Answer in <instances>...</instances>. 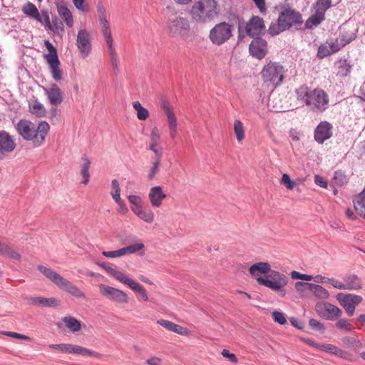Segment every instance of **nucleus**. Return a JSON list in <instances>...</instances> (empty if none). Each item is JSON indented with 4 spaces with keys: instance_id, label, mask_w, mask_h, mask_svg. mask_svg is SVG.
<instances>
[{
    "instance_id": "nucleus-31",
    "label": "nucleus",
    "mask_w": 365,
    "mask_h": 365,
    "mask_svg": "<svg viewBox=\"0 0 365 365\" xmlns=\"http://www.w3.org/2000/svg\"><path fill=\"white\" fill-rule=\"evenodd\" d=\"M144 248L142 242L133 244L127 247H122L117 251L118 257L135 253Z\"/></svg>"
},
{
    "instance_id": "nucleus-62",
    "label": "nucleus",
    "mask_w": 365,
    "mask_h": 365,
    "mask_svg": "<svg viewBox=\"0 0 365 365\" xmlns=\"http://www.w3.org/2000/svg\"><path fill=\"white\" fill-rule=\"evenodd\" d=\"M41 17L43 20V23H44L45 27L48 29H51V22L50 21L49 14L47 11L43 10L41 11Z\"/></svg>"
},
{
    "instance_id": "nucleus-30",
    "label": "nucleus",
    "mask_w": 365,
    "mask_h": 365,
    "mask_svg": "<svg viewBox=\"0 0 365 365\" xmlns=\"http://www.w3.org/2000/svg\"><path fill=\"white\" fill-rule=\"evenodd\" d=\"M0 255L15 260L21 259V255L16 250L1 242H0Z\"/></svg>"
},
{
    "instance_id": "nucleus-57",
    "label": "nucleus",
    "mask_w": 365,
    "mask_h": 365,
    "mask_svg": "<svg viewBox=\"0 0 365 365\" xmlns=\"http://www.w3.org/2000/svg\"><path fill=\"white\" fill-rule=\"evenodd\" d=\"M334 179L335 182L339 185H343L346 180V176L341 170H338L334 173Z\"/></svg>"
},
{
    "instance_id": "nucleus-53",
    "label": "nucleus",
    "mask_w": 365,
    "mask_h": 365,
    "mask_svg": "<svg viewBox=\"0 0 365 365\" xmlns=\"http://www.w3.org/2000/svg\"><path fill=\"white\" fill-rule=\"evenodd\" d=\"M330 55H331V53L329 45L323 44L319 47L317 52L318 57L323 58Z\"/></svg>"
},
{
    "instance_id": "nucleus-54",
    "label": "nucleus",
    "mask_w": 365,
    "mask_h": 365,
    "mask_svg": "<svg viewBox=\"0 0 365 365\" xmlns=\"http://www.w3.org/2000/svg\"><path fill=\"white\" fill-rule=\"evenodd\" d=\"M272 317L275 322L283 325L287 322V319L284 313L278 311L272 312Z\"/></svg>"
},
{
    "instance_id": "nucleus-47",
    "label": "nucleus",
    "mask_w": 365,
    "mask_h": 365,
    "mask_svg": "<svg viewBox=\"0 0 365 365\" xmlns=\"http://www.w3.org/2000/svg\"><path fill=\"white\" fill-rule=\"evenodd\" d=\"M312 283L297 282L295 283L296 290L301 294L307 295L310 293Z\"/></svg>"
},
{
    "instance_id": "nucleus-52",
    "label": "nucleus",
    "mask_w": 365,
    "mask_h": 365,
    "mask_svg": "<svg viewBox=\"0 0 365 365\" xmlns=\"http://www.w3.org/2000/svg\"><path fill=\"white\" fill-rule=\"evenodd\" d=\"M336 327L338 329H344L348 332H351L353 330V329L351 327L349 321L346 319H339L336 324Z\"/></svg>"
},
{
    "instance_id": "nucleus-17",
    "label": "nucleus",
    "mask_w": 365,
    "mask_h": 365,
    "mask_svg": "<svg viewBox=\"0 0 365 365\" xmlns=\"http://www.w3.org/2000/svg\"><path fill=\"white\" fill-rule=\"evenodd\" d=\"M99 289L101 293L110 300L123 303L128 302L126 294L121 290L105 284H101Z\"/></svg>"
},
{
    "instance_id": "nucleus-20",
    "label": "nucleus",
    "mask_w": 365,
    "mask_h": 365,
    "mask_svg": "<svg viewBox=\"0 0 365 365\" xmlns=\"http://www.w3.org/2000/svg\"><path fill=\"white\" fill-rule=\"evenodd\" d=\"M160 142V135L156 128L152 129L150 135L149 149L152 150L155 156L154 158H162L163 148L159 146Z\"/></svg>"
},
{
    "instance_id": "nucleus-50",
    "label": "nucleus",
    "mask_w": 365,
    "mask_h": 365,
    "mask_svg": "<svg viewBox=\"0 0 365 365\" xmlns=\"http://www.w3.org/2000/svg\"><path fill=\"white\" fill-rule=\"evenodd\" d=\"M48 29L53 31L56 34H59L60 32H63L64 31L62 21L56 17L53 19L51 24V29Z\"/></svg>"
},
{
    "instance_id": "nucleus-56",
    "label": "nucleus",
    "mask_w": 365,
    "mask_h": 365,
    "mask_svg": "<svg viewBox=\"0 0 365 365\" xmlns=\"http://www.w3.org/2000/svg\"><path fill=\"white\" fill-rule=\"evenodd\" d=\"M291 276L292 279H299L305 281H310L313 279L312 275L301 274L297 271H292L291 272Z\"/></svg>"
},
{
    "instance_id": "nucleus-24",
    "label": "nucleus",
    "mask_w": 365,
    "mask_h": 365,
    "mask_svg": "<svg viewBox=\"0 0 365 365\" xmlns=\"http://www.w3.org/2000/svg\"><path fill=\"white\" fill-rule=\"evenodd\" d=\"M29 304L31 305L41 307H54L58 306V302L55 298H45L41 297H34L29 299Z\"/></svg>"
},
{
    "instance_id": "nucleus-58",
    "label": "nucleus",
    "mask_w": 365,
    "mask_h": 365,
    "mask_svg": "<svg viewBox=\"0 0 365 365\" xmlns=\"http://www.w3.org/2000/svg\"><path fill=\"white\" fill-rule=\"evenodd\" d=\"M282 183L289 190H292L294 186V182L292 181L287 174H283L282 178Z\"/></svg>"
},
{
    "instance_id": "nucleus-11",
    "label": "nucleus",
    "mask_w": 365,
    "mask_h": 365,
    "mask_svg": "<svg viewBox=\"0 0 365 365\" xmlns=\"http://www.w3.org/2000/svg\"><path fill=\"white\" fill-rule=\"evenodd\" d=\"M316 312L319 317L327 320H334L342 314L339 307L329 302L317 304Z\"/></svg>"
},
{
    "instance_id": "nucleus-39",
    "label": "nucleus",
    "mask_w": 365,
    "mask_h": 365,
    "mask_svg": "<svg viewBox=\"0 0 365 365\" xmlns=\"http://www.w3.org/2000/svg\"><path fill=\"white\" fill-rule=\"evenodd\" d=\"M331 6V0H317L314 5V9L316 11L320 12L325 16V12Z\"/></svg>"
},
{
    "instance_id": "nucleus-10",
    "label": "nucleus",
    "mask_w": 365,
    "mask_h": 365,
    "mask_svg": "<svg viewBox=\"0 0 365 365\" xmlns=\"http://www.w3.org/2000/svg\"><path fill=\"white\" fill-rule=\"evenodd\" d=\"M336 299L349 317L354 315L356 307L362 302V297L352 294L339 293Z\"/></svg>"
},
{
    "instance_id": "nucleus-6",
    "label": "nucleus",
    "mask_w": 365,
    "mask_h": 365,
    "mask_svg": "<svg viewBox=\"0 0 365 365\" xmlns=\"http://www.w3.org/2000/svg\"><path fill=\"white\" fill-rule=\"evenodd\" d=\"M284 68L279 63L269 62L262 71V76L264 83L272 86L273 88L277 87L283 81Z\"/></svg>"
},
{
    "instance_id": "nucleus-38",
    "label": "nucleus",
    "mask_w": 365,
    "mask_h": 365,
    "mask_svg": "<svg viewBox=\"0 0 365 365\" xmlns=\"http://www.w3.org/2000/svg\"><path fill=\"white\" fill-rule=\"evenodd\" d=\"M356 212L365 219V200L361 196H357L353 200Z\"/></svg>"
},
{
    "instance_id": "nucleus-44",
    "label": "nucleus",
    "mask_w": 365,
    "mask_h": 365,
    "mask_svg": "<svg viewBox=\"0 0 365 365\" xmlns=\"http://www.w3.org/2000/svg\"><path fill=\"white\" fill-rule=\"evenodd\" d=\"M30 109L31 113L37 117H43L46 115V109L43 105L38 101H35Z\"/></svg>"
},
{
    "instance_id": "nucleus-43",
    "label": "nucleus",
    "mask_w": 365,
    "mask_h": 365,
    "mask_svg": "<svg viewBox=\"0 0 365 365\" xmlns=\"http://www.w3.org/2000/svg\"><path fill=\"white\" fill-rule=\"evenodd\" d=\"M319 350L333 354L336 356H341L343 354V351L341 349L331 344H321Z\"/></svg>"
},
{
    "instance_id": "nucleus-1",
    "label": "nucleus",
    "mask_w": 365,
    "mask_h": 365,
    "mask_svg": "<svg viewBox=\"0 0 365 365\" xmlns=\"http://www.w3.org/2000/svg\"><path fill=\"white\" fill-rule=\"evenodd\" d=\"M249 272L259 284L278 292L280 297L286 294L284 287L288 283L287 277L281 272L271 270L268 262L255 263L250 267Z\"/></svg>"
},
{
    "instance_id": "nucleus-46",
    "label": "nucleus",
    "mask_w": 365,
    "mask_h": 365,
    "mask_svg": "<svg viewBox=\"0 0 365 365\" xmlns=\"http://www.w3.org/2000/svg\"><path fill=\"white\" fill-rule=\"evenodd\" d=\"M44 46L48 51V53L45 54L44 56V58L46 61L51 60L52 58H54L55 59L58 58L56 48L48 40H44Z\"/></svg>"
},
{
    "instance_id": "nucleus-51",
    "label": "nucleus",
    "mask_w": 365,
    "mask_h": 365,
    "mask_svg": "<svg viewBox=\"0 0 365 365\" xmlns=\"http://www.w3.org/2000/svg\"><path fill=\"white\" fill-rule=\"evenodd\" d=\"M130 289L135 290L138 292L141 299L144 301L148 300V297L146 292L145 289L141 286L139 283L135 282L130 287Z\"/></svg>"
},
{
    "instance_id": "nucleus-12",
    "label": "nucleus",
    "mask_w": 365,
    "mask_h": 365,
    "mask_svg": "<svg viewBox=\"0 0 365 365\" xmlns=\"http://www.w3.org/2000/svg\"><path fill=\"white\" fill-rule=\"evenodd\" d=\"M76 46L80 51L81 56L86 58L91 51V42L90 34L86 29H80L78 32Z\"/></svg>"
},
{
    "instance_id": "nucleus-40",
    "label": "nucleus",
    "mask_w": 365,
    "mask_h": 365,
    "mask_svg": "<svg viewBox=\"0 0 365 365\" xmlns=\"http://www.w3.org/2000/svg\"><path fill=\"white\" fill-rule=\"evenodd\" d=\"M310 293L321 299H327L329 295L326 289L316 284H312Z\"/></svg>"
},
{
    "instance_id": "nucleus-35",
    "label": "nucleus",
    "mask_w": 365,
    "mask_h": 365,
    "mask_svg": "<svg viewBox=\"0 0 365 365\" xmlns=\"http://www.w3.org/2000/svg\"><path fill=\"white\" fill-rule=\"evenodd\" d=\"M81 160L83 163L81 170V174L83 178L82 183L87 185L90 180V174L88 170L91 166V161L86 155H83L81 157Z\"/></svg>"
},
{
    "instance_id": "nucleus-34",
    "label": "nucleus",
    "mask_w": 365,
    "mask_h": 365,
    "mask_svg": "<svg viewBox=\"0 0 365 365\" xmlns=\"http://www.w3.org/2000/svg\"><path fill=\"white\" fill-rule=\"evenodd\" d=\"M108 274L113 277H115L117 280L119 282L128 285L130 288L133 284V283L135 282L133 279L129 278L125 273L117 271L115 269H108Z\"/></svg>"
},
{
    "instance_id": "nucleus-4",
    "label": "nucleus",
    "mask_w": 365,
    "mask_h": 365,
    "mask_svg": "<svg viewBox=\"0 0 365 365\" xmlns=\"http://www.w3.org/2000/svg\"><path fill=\"white\" fill-rule=\"evenodd\" d=\"M303 24L302 14L294 9L288 8L282 10L277 22H272L268 29L271 36H277L282 32L291 29H298Z\"/></svg>"
},
{
    "instance_id": "nucleus-42",
    "label": "nucleus",
    "mask_w": 365,
    "mask_h": 365,
    "mask_svg": "<svg viewBox=\"0 0 365 365\" xmlns=\"http://www.w3.org/2000/svg\"><path fill=\"white\" fill-rule=\"evenodd\" d=\"M356 32L357 30L355 29L354 31L342 34L339 37L341 46H345L354 41L356 37Z\"/></svg>"
},
{
    "instance_id": "nucleus-14",
    "label": "nucleus",
    "mask_w": 365,
    "mask_h": 365,
    "mask_svg": "<svg viewBox=\"0 0 365 365\" xmlns=\"http://www.w3.org/2000/svg\"><path fill=\"white\" fill-rule=\"evenodd\" d=\"M265 31V25L262 18L253 16L245 26V32L250 37H259Z\"/></svg>"
},
{
    "instance_id": "nucleus-49",
    "label": "nucleus",
    "mask_w": 365,
    "mask_h": 365,
    "mask_svg": "<svg viewBox=\"0 0 365 365\" xmlns=\"http://www.w3.org/2000/svg\"><path fill=\"white\" fill-rule=\"evenodd\" d=\"M351 65L346 60L340 62L339 66L338 75L341 77L347 76L351 72Z\"/></svg>"
},
{
    "instance_id": "nucleus-7",
    "label": "nucleus",
    "mask_w": 365,
    "mask_h": 365,
    "mask_svg": "<svg viewBox=\"0 0 365 365\" xmlns=\"http://www.w3.org/2000/svg\"><path fill=\"white\" fill-rule=\"evenodd\" d=\"M166 24L168 32L173 37L183 36L190 27L187 19L178 14L169 15Z\"/></svg>"
},
{
    "instance_id": "nucleus-2",
    "label": "nucleus",
    "mask_w": 365,
    "mask_h": 365,
    "mask_svg": "<svg viewBox=\"0 0 365 365\" xmlns=\"http://www.w3.org/2000/svg\"><path fill=\"white\" fill-rule=\"evenodd\" d=\"M295 93L297 99L314 113H322L328 108L329 98L322 88H316L312 90L307 86H302L296 89Z\"/></svg>"
},
{
    "instance_id": "nucleus-21",
    "label": "nucleus",
    "mask_w": 365,
    "mask_h": 365,
    "mask_svg": "<svg viewBox=\"0 0 365 365\" xmlns=\"http://www.w3.org/2000/svg\"><path fill=\"white\" fill-rule=\"evenodd\" d=\"M16 143L12 136L5 130L0 131V149L5 153H11L16 148Z\"/></svg>"
},
{
    "instance_id": "nucleus-15",
    "label": "nucleus",
    "mask_w": 365,
    "mask_h": 365,
    "mask_svg": "<svg viewBox=\"0 0 365 365\" xmlns=\"http://www.w3.org/2000/svg\"><path fill=\"white\" fill-rule=\"evenodd\" d=\"M249 51L253 57L262 59L267 53V43L261 37H255L250 44Z\"/></svg>"
},
{
    "instance_id": "nucleus-25",
    "label": "nucleus",
    "mask_w": 365,
    "mask_h": 365,
    "mask_svg": "<svg viewBox=\"0 0 365 365\" xmlns=\"http://www.w3.org/2000/svg\"><path fill=\"white\" fill-rule=\"evenodd\" d=\"M58 287L60 289L68 292L74 297L78 298L85 297V294L83 292H81L76 285H74L65 278H63V279L61 280Z\"/></svg>"
},
{
    "instance_id": "nucleus-22",
    "label": "nucleus",
    "mask_w": 365,
    "mask_h": 365,
    "mask_svg": "<svg viewBox=\"0 0 365 365\" xmlns=\"http://www.w3.org/2000/svg\"><path fill=\"white\" fill-rule=\"evenodd\" d=\"M44 91L51 105L58 106L62 103V93L56 84H51L48 88H45Z\"/></svg>"
},
{
    "instance_id": "nucleus-27",
    "label": "nucleus",
    "mask_w": 365,
    "mask_h": 365,
    "mask_svg": "<svg viewBox=\"0 0 365 365\" xmlns=\"http://www.w3.org/2000/svg\"><path fill=\"white\" fill-rule=\"evenodd\" d=\"M22 11L27 16L36 20L43 24L41 15L40 14L36 6L31 2H28L22 7Z\"/></svg>"
},
{
    "instance_id": "nucleus-8",
    "label": "nucleus",
    "mask_w": 365,
    "mask_h": 365,
    "mask_svg": "<svg viewBox=\"0 0 365 365\" xmlns=\"http://www.w3.org/2000/svg\"><path fill=\"white\" fill-rule=\"evenodd\" d=\"M233 26L227 22L217 24L210 31L209 38L217 46H220L227 41L232 36Z\"/></svg>"
},
{
    "instance_id": "nucleus-36",
    "label": "nucleus",
    "mask_w": 365,
    "mask_h": 365,
    "mask_svg": "<svg viewBox=\"0 0 365 365\" xmlns=\"http://www.w3.org/2000/svg\"><path fill=\"white\" fill-rule=\"evenodd\" d=\"M58 11L59 15L64 19L66 25L68 27H72L73 25V19L71 11L66 6H58Z\"/></svg>"
},
{
    "instance_id": "nucleus-26",
    "label": "nucleus",
    "mask_w": 365,
    "mask_h": 365,
    "mask_svg": "<svg viewBox=\"0 0 365 365\" xmlns=\"http://www.w3.org/2000/svg\"><path fill=\"white\" fill-rule=\"evenodd\" d=\"M37 269L42 274H43L47 279L54 283L56 286H58L63 278L54 270L43 265H38Z\"/></svg>"
},
{
    "instance_id": "nucleus-41",
    "label": "nucleus",
    "mask_w": 365,
    "mask_h": 365,
    "mask_svg": "<svg viewBox=\"0 0 365 365\" xmlns=\"http://www.w3.org/2000/svg\"><path fill=\"white\" fill-rule=\"evenodd\" d=\"M138 217L145 222L151 223L154 220V212L148 207H143Z\"/></svg>"
},
{
    "instance_id": "nucleus-45",
    "label": "nucleus",
    "mask_w": 365,
    "mask_h": 365,
    "mask_svg": "<svg viewBox=\"0 0 365 365\" xmlns=\"http://www.w3.org/2000/svg\"><path fill=\"white\" fill-rule=\"evenodd\" d=\"M112 190L110 195L115 202H119L120 198V188L118 181L113 179L111 181Z\"/></svg>"
},
{
    "instance_id": "nucleus-37",
    "label": "nucleus",
    "mask_w": 365,
    "mask_h": 365,
    "mask_svg": "<svg viewBox=\"0 0 365 365\" xmlns=\"http://www.w3.org/2000/svg\"><path fill=\"white\" fill-rule=\"evenodd\" d=\"M234 133L238 143H242L245 139V128L240 120H235L234 122Z\"/></svg>"
},
{
    "instance_id": "nucleus-16",
    "label": "nucleus",
    "mask_w": 365,
    "mask_h": 365,
    "mask_svg": "<svg viewBox=\"0 0 365 365\" xmlns=\"http://www.w3.org/2000/svg\"><path fill=\"white\" fill-rule=\"evenodd\" d=\"M332 125L327 121L319 123L314 132V140L319 144H322L332 136Z\"/></svg>"
},
{
    "instance_id": "nucleus-19",
    "label": "nucleus",
    "mask_w": 365,
    "mask_h": 365,
    "mask_svg": "<svg viewBox=\"0 0 365 365\" xmlns=\"http://www.w3.org/2000/svg\"><path fill=\"white\" fill-rule=\"evenodd\" d=\"M166 197L167 195L163 192L161 186L152 187L149 190L148 199L153 207H160Z\"/></svg>"
},
{
    "instance_id": "nucleus-9",
    "label": "nucleus",
    "mask_w": 365,
    "mask_h": 365,
    "mask_svg": "<svg viewBox=\"0 0 365 365\" xmlns=\"http://www.w3.org/2000/svg\"><path fill=\"white\" fill-rule=\"evenodd\" d=\"M48 348L58 350L63 353L77 354L83 356H93L95 358H100L101 356V354L88 349L69 344H49Z\"/></svg>"
},
{
    "instance_id": "nucleus-13",
    "label": "nucleus",
    "mask_w": 365,
    "mask_h": 365,
    "mask_svg": "<svg viewBox=\"0 0 365 365\" xmlns=\"http://www.w3.org/2000/svg\"><path fill=\"white\" fill-rule=\"evenodd\" d=\"M96 9L98 21L105 40L113 38L108 21V15L102 1L98 2Z\"/></svg>"
},
{
    "instance_id": "nucleus-5",
    "label": "nucleus",
    "mask_w": 365,
    "mask_h": 365,
    "mask_svg": "<svg viewBox=\"0 0 365 365\" xmlns=\"http://www.w3.org/2000/svg\"><path fill=\"white\" fill-rule=\"evenodd\" d=\"M220 9L216 0H199L193 4L190 14L194 21L206 24L217 18Z\"/></svg>"
},
{
    "instance_id": "nucleus-48",
    "label": "nucleus",
    "mask_w": 365,
    "mask_h": 365,
    "mask_svg": "<svg viewBox=\"0 0 365 365\" xmlns=\"http://www.w3.org/2000/svg\"><path fill=\"white\" fill-rule=\"evenodd\" d=\"M160 162L161 158H153V161L152 162V166L148 175V180H153L155 178V175L158 173Z\"/></svg>"
},
{
    "instance_id": "nucleus-18",
    "label": "nucleus",
    "mask_w": 365,
    "mask_h": 365,
    "mask_svg": "<svg viewBox=\"0 0 365 365\" xmlns=\"http://www.w3.org/2000/svg\"><path fill=\"white\" fill-rule=\"evenodd\" d=\"M161 108L165 112L169 125L170 135L172 139H175L177 134V119L173 113L170 103L166 101H163L161 103Z\"/></svg>"
},
{
    "instance_id": "nucleus-33",
    "label": "nucleus",
    "mask_w": 365,
    "mask_h": 365,
    "mask_svg": "<svg viewBox=\"0 0 365 365\" xmlns=\"http://www.w3.org/2000/svg\"><path fill=\"white\" fill-rule=\"evenodd\" d=\"M324 19V15L315 11L314 14L309 16V19L306 21L305 27L308 29H312L314 27L319 25Z\"/></svg>"
},
{
    "instance_id": "nucleus-29",
    "label": "nucleus",
    "mask_w": 365,
    "mask_h": 365,
    "mask_svg": "<svg viewBox=\"0 0 365 365\" xmlns=\"http://www.w3.org/2000/svg\"><path fill=\"white\" fill-rule=\"evenodd\" d=\"M108 48V53L110 56V60L111 63V66L114 69V72L115 74H117L119 71L118 69V58L117 56V53L115 52V50L113 45V38L105 40Z\"/></svg>"
},
{
    "instance_id": "nucleus-63",
    "label": "nucleus",
    "mask_w": 365,
    "mask_h": 365,
    "mask_svg": "<svg viewBox=\"0 0 365 365\" xmlns=\"http://www.w3.org/2000/svg\"><path fill=\"white\" fill-rule=\"evenodd\" d=\"M327 282L332 285L334 288L342 290L344 288L343 282H340L334 278H328Z\"/></svg>"
},
{
    "instance_id": "nucleus-28",
    "label": "nucleus",
    "mask_w": 365,
    "mask_h": 365,
    "mask_svg": "<svg viewBox=\"0 0 365 365\" xmlns=\"http://www.w3.org/2000/svg\"><path fill=\"white\" fill-rule=\"evenodd\" d=\"M49 68L52 78L56 81H58L62 78V71L59 68L60 61L58 58H51V60L46 61Z\"/></svg>"
},
{
    "instance_id": "nucleus-32",
    "label": "nucleus",
    "mask_w": 365,
    "mask_h": 365,
    "mask_svg": "<svg viewBox=\"0 0 365 365\" xmlns=\"http://www.w3.org/2000/svg\"><path fill=\"white\" fill-rule=\"evenodd\" d=\"M61 320L71 332H78L81 329V322L73 317H64Z\"/></svg>"
},
{
    "instance_id": "nucleus-59",
    "label": "nucleus",
    "mask_w": 365,
    "mask_h": 365,
    "mask_svg": "<svg viewBox=\"0 0 365 365\" xmlns=\"http://www.w3.org/2000/svg\"><path fill=\"white\" fill-rule=\"evenodd\" d=\"M221 354L223 357L227 358L230 361L234 364L238 362L237 356L234 354L230 353L227 349H223Z\"/></svg>"
},
{
    "instance_id": "nucleus-64",
    "label": "nucleus",
    "mask_w": 365,
    "mask_h": 365,
    "mask_svg": "<svg viewBox=\"0 0 365 365\" xmlns=\"http://www.w3.org/2000/svg\"><path fill=\"white\" fill-rule=\"evenodd\" d=\"M148 115H149V112L145 108H142L139 110L137 111V117L139 120H146L148 118Z\"/></svg>"
},
{
    "instance_id": "nucleus-55",
    "label": "nucleus",
    "mask_w": 365,
    "mask_h": 365,
    "mask_svg": "<svg viewBox=\"0 0 365 365\" xmlns=\"http://www.w3.org/2000/svg\"><path fill=\"white\" fill-rule=\"evenodd\" d=\"M309 327L315 331H324V325L315 319H311L309 321Z\"/></svg>"
},
{
    "instance_id": "nucleus-23",
    "label": "nucleus",
    "mask_w": 365,
    "mask_h": 365,
    "mask_svg": "<svg viewBox=\"0 0 365 365\" xmlns=\"http://www.w3.org/2000/svg\"><path fill=\"white\" fill-rule=\"evenodd\" d=\"M343 290H356L361 288V282L356 274H349L343 277Z\"/></svg>"
},
{
    "instance_id": "nucleus-3",
    "label": "nucleus",
    "mask_w": 365,
    "mask_h": 365,
    "mask_svg": "<svg viewBox=\"0 0 365 365\" xmlns=\"http://www.w3.org/2000/svg\"><path fill=\"white\" fill-rule=\"evenodd\" d=\"M15 128L24 140L31 141L35 147H39L45 142L50 125L46 121L42 120L36 126L30 120L21 119L16 124Z\"/></svg>"
},
{
    "instance_id": "nucleus-60",
    "label": "nucleus",
    "mask_w": 365,
    "mask_h": 365,
    "mask_svg": "<svg viewBox=\"0 0 365 365\" xmlns=\"http://www.w3.org/2000/svg\"><path fill=\"white\" fill-rule=\"evenodd\" d=\"M173 331L182 336H187L190 333L187 328H185L177 324H174Z\"/></svg>"
},
{
    "instance_id": "nucleus-61",
    "label": "nucleus",
    "mask_w": 365,
    "mask_h": 365,
    "mask_svg": "<svg viewBox=\"0 0 365 365\" xmlns=\"http://www.w3.org/2000/svg\"><path fill=\"white\" fill-rule=\"evenodd\" d=\"M157 324L165 328L166 329L173 331L175 323L165 319H159Z\"/></svg>"
}]
</instances>
